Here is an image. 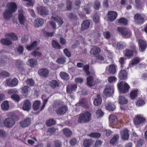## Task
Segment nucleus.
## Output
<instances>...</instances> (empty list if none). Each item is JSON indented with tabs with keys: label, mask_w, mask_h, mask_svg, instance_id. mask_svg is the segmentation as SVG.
Masks as SVG:
<instances>
[{
	"label": "nucleus",
	"mask_w": 147,
	"mask_h": 147,
	"mask_svg": "<svg viewBox=\"0 0 147 147\" xmlns=\"http://www.w3.org/2000/svg\"><path fill=\"white\" fill-rule=\"evenodd\" d=\"M106 108L109 111H113L115 108V105L111 103L108 102L106 104Z\"/></svg>",
	"instance_id": "38"
},
{
	"label": "nucleus",
	"mask_w": 147,
	"mask_h": 147,
	"mask_svg": "<svg viewBox=\"0 0 147 147\" xmlns=\"http://www.w3.org/2000/svg\"><path fill=\"white\" fill-rule=\"evenodd\" d=\"M121 137L124 140H127L129 137V135L128 134V130L125 129L121 131Z\"/></svg>",
	"instance_id": "24"
},
{
	"label": "nucleus",
	"mask_w": 147,
	"mask_h": 147,
	"mask_svg": "<svg viewBox=\"0 0 147 147\" xmlns=\"http://www.w3.org/2000/svg\"><path fill=\"white\" fill-rule=\"evenodd\" d=\"M109 122L111 124L116 125L118 122V120L116 116L114 115H111L109 117Z\"/></svg>",
	"instance_id": "20"
},
{
	"label": "nucleus",
	"mask_w": 147,
	"mask_h": 147,
	"mask_svg": "<svg viewBox=\"0 0 147 147\" xmlns=\"http://www.w3.org/2000/svg\"><path fill=\"white\" fill-rule=\"evenodd\" d=\"M119 102L121 104H125L127 103V100L123 96H119Z\"/></svg>",
	"instance_id": "49"
},
{
	"label": "nucleus",
	"mask_w": 147,
	"mask_h": 147,
	"mask_svg": "<svg viewBox=\"0 0 147 147\" xmlns=\"http://www.w3.org/2000/svg\"><path fill=\"white\" fill-rule=\"evenodd\" d=\"M92 58H93L94 59H96V60H94L93 61H94L95 62H101L104 59V57L100 55L93 56H92Z\"/></svg>",
	"instance_id": "35"
},
{
	"label": "nucleus",
	"mask_w": 147,
	"mask_h": 147,
	"mask_svg": "<svg viewBox=\"0 0 147 147\" xmlns=\"http://www.w3.org/2000/svg\"><path fill=\"white\" fill-rule=\"evenodd\" d=\"M12 14V13L6 9L3 13V17L6 20L9 19L11 17Z\"/></svg>",
	"instance_id": "32"
},
{
	"label": "nucleus",
	"mask_w": 147,
	"mask_h": 147,
	"mask_svg": "<svg viewBox=\"0 0 147 147\" xmlns=\"http://www.w3.org/2000/svg\"><path fill=\"white\" fill-rule=\"evenodd\" d=\"M106 70L107 72L113 74L116 72L115 67L113 65H110L109 67H107Z\"/></svg>",
	"instance_id": "29"
},
{
	"label": "nucleus",
	"mask_w": 147,
	"mask_h": 147,
	"mask_svg": "<svg viewBox=\"0 0 147 147\" xmlns=\"http://www.w3.org/2000/svg\"><path fill=\"white\" fill-rule=\"evenodd\" d=\"M87 84L90 87L92 86V76H90L87 78Z\"/></svg>",
	"instance_id": "62"
},
{
	"label": "nucleus",
	"mask_w": 147,
	"mask_h": 147,
	"mask_svg": "<svg viewBox=\"0 0 147 147\" xmlns=\"http://www.w3.org/2000/svg\"><path fill=\"white\" fill-rule=\"evenodd\" d=\"M79 103L84 108H88L89 107L86 100L85 98H82L81 100L79 102Z\"/></svg>",
	"instance_id": "40"
},
{
	"label": "nucleus",
	"mask_w": 147,
	"mask_h": 147,
	"mask_svg": "<svg viewBox=\"0 0 147 147\" xmlns=\"http://www.w3.org/2000/svg\"><path fill=\"white\" fill-rule=\"evenodd\" d=\"M1 109L4 111L7 110L9 108L8 101L5 100L3 101L1 104Z\"/></svg>",
	"instance_id": "30"
},
{
	"label": "nucleus",
	"mask_w": 147,
	"mask_h": 147,
	"mask_svg": "<svg viewBox=\"0 0 147 147\" xmlns=\"http://www.w3.org/2000/svg\"><path fill=\"white\" fill-rule=\"evenodd\" d=\"M53 47L56 49H60L61 48V46L58 42L55 40H53L51 42Z\"/></svg>",
	"instance_id": "33"
},
{
	"label": "nucleus",
	"mask_w": 147,
	"mask_h": 147,
	"mask_svg": "<svg viewBox=\"0 0 147 147\" xmlns=\"http://www.w3.org/2000/svg\"><path fill=\"white\" fill-rule=\"evenodd\" d=\"M69 143L71 146H75L77 143V139L76 138H73L70 140Z\"/></svg>",
	"instance_id": "61"
},
{
	"label": "nucleus",
	"mask_w": 147,
	"mask_h": 147,
	"mask_svg": "<svg viewBox=\"0 0 147 147\" xmlns=\"http://www.w3.org/2000/svg\"><path fill=\"white\" fill-rule=\"evenodd\" d=\"M11 98L13 100L16 102H18L20 100V96L17 94L12 95L11 96Z\"/></svg>",
	"instance_id": "56"
},
{
	"label": "nucleus",
	"mask_w": 147,
	"mask_h": 147,
	"mask_svg": "<svg viewBox=\"0 0 147 147\" xmlns=\"http://www.w3.org/2000/svg\"><path fill=\"white\" fill-rule=\"evenodd\" d=\"M31 54L34 57L38 56L40 57L41 56L42 53L39 51H34L31 53Z\"/></svg>",
	"instance_id": "60"
},
{
	"label": "nucleus",
	"mask_w": 147,
	"mask_h": 147,
	"mask_svg": "<svg viewBox=\"0 0 147 147\" xmlns=\"http://www.w3.org/2000/svg\"><path fill=\"white\" fill-rule=\"evenodd\" d=\"M18 19L21 24L24 25L25 22L26 18L24 15V11L23 10L18 11Z\"/></svg>",
	"instance_id": "11"
},
{
	"label": "nucleus",
	"mask_w": 147,
	"mask_h": 147,
	"mask_svg": "<svg viewBox=\"0 0 147 147\" xmlns=\"http://www.w3.org/2000/svg\"><path fill=\"white\" fill-rule=\"evenodd\" d=\"M28 63L30 67H33L37 65V61L33 59H30L28 60Z\"/></svg>",
	"instance_id": "31"
},
{
	"label": "nucleus",
	"mask_w": 147,
	"mask_h": 147,
	"mask_svg": "<svg viewBox=\"0 0 147 147\" xmlns=\"http://www.w3.org/2000/svg\"><path fill=\"white\" fill-rule=\"evenodd\" d=\"M69 18L70 19L74 20H77L78 18L77 14L75 13H71L69 14Z\"/></svg>",
	"instance_id": "48"
},
{
	"label": "nucleus",
	"mask_w": 147,
	"mask_h": 147,
	"mask_svg": "<svg viewBox=\"0 0 147 147\" xmlns=\"http://www.w3.org/2000/svg\"><path fill=\"white\" fill-rule=\"evenodd\" d=\"M49 86L52 89H54L59 86L58 82L55 80H52L49 83Z\"/></svg>",
	"instance_id": "28"
},
{
	"label": "nucleus",
	"mask_w": 147,
	"mask_h": 147,
	"mask_svg": "<svg viewBox=\"0 0 147 147\" xmlns=\"http://www.w3.org/2000/svg\"><path fill=\"white\" fill-rule=\"evenodd\" d=\"M64 135L67 137H69L72 135V132L70 129L65 128L63 129Z\"/></svg>",
	"instance_id": "34"
},
{
	"label": "nucleus",
	"mask_w": 147,
	"mask_h": 147,
	"mask_svg": "<svg viewBox=\"0 0 147 147\" xmlns=\"http://www.w3.org/2000/svg\"><path fill=\"white\" fill-rule=\"evenodd\" d=\"M6 7L8 8L7 9L12 13L15 12L17 9V4L14 2L8 3L7 4Z\"/></svg>",
	"instance_id": "8"
},
{
	"label": "nucleus",
	"mask_w": 147,
	"mask_h": 147,
	"mask_svg": "<svg viewBox=\"0 0 147 147\" xmlns=\"http://www.w3.org/2000/svg\"><path fill=\"white\" fill-rule=\"evenodd\" d=\"M38 42L36 41H34L30 45L26 46V48L27 50L29 51H32L34 49L38 50L39 48L37 47Z\"/></svg>",
	"instance_id": "13"
},
{
	"label": "nucleus",
	"mask_w": 147,
	"mask_h": 147,
	"mask_svg": "<svg viewBox=\"0 0 147 147\" xmlns=\"http://www.w3.org/2000/svg\"><path fill=\"white\" fill-rule=\"evenodd\" d=\"M16 123L15 120L12 118L7 117L5 119L3 122L4 126L7 128H12Z\"/></svg>",
	"instance_id": "4"
},
{
	"label": "nucleus",
	"mask_w": 147,
	"mask_h": 147,
	"mask_svg": "<svg viewBox=\"0 0 147 147\" xmlns=\"http://www.w3.org/2000/svg\"><path fill=\"white\" fill-rule=\"evenodd\" d=\"M117 16V13L116 12L111 11L109 12L107 17L109 21L112 22L116 19Z\"/></svg>",
	"instance_id": "16"
},
{
	"label": "nucleus",
	"mask_w": 147,
	"mask_h": 147,
	"mask_svg": "<svg viewBox=\"0 0 147 147\" xmlns=\"http://www.w3.org/2000/svg\"><path fill=\"white\" fill-rule=\"evenodd\" d=\"M38 13L43 17H45L48 14L49 11L45 7L40 6L37 7Z\"/></svg>",
	"instance_id": "6"
},
{
	"label": "nucleus",
	"mask_w": 147,
	"mask_h": 147,
	"mask_svg": "<svg viewBox=\"0 0 147 147\" xmlns=\"http://www.w3.org/2000/svg\"><path fill=\"white\" fill-rule=\"evenodd\" d=\"M43 19L41 18H37L34 20V24L35 27L38 28L41 26L44 23Z\"/></svg>",
	"instance_id": "23"
},
{
	"label": "nucleus",
	"mask_w": 147,
	"mask_h": 147,
	"mask_svg": "<svg viewBox=\"0 0 147 147\" xmlns=\"http://www.w3.org/2000/svg\"><path fill=\"white\" fill-rule=\"evenodd\" d=\"M31 121V119L29 117H27L24 120L21 121L20 124L21 127H25L30 125Z\"/></svg>",
	"instance_id": "14"
},
{
	"label": "nucleus",
	"mask_w": 147,
	"mask_h": 147,
	"mask_svg": "<svg viewBox=\"0 0 147 147\" xmlns=\"http://www.w3.org/2000/svg\"><path fill=\"white\" fill-rule=\"evenodd\" d=\"M127 73L125 70H121L119 74V78L121 80H125L127 78Z\"/></svg>",
	"instance_id": "26"
},
{
	"label": "nucleus",
	"mask_w": 147,
	"mask_h": 147,
	"mask_svg": "<svg viewBox=\"0 0 147 147\" xmlns=\"http://www.w3.org/2000/svg\"><path fill=\"white\" fill-rule=\"evenodd\" d=\"M60 76L61 79L64 80H67L69 78V75L67 73L64 72H61L60 74Z\"/></svg>",
	"instance_id": "42"
},
{
	"label": "nucleus",
	"mask_w": 147,
	"mask_h": 147,
	"mask_svg": "<svg viewBox=\"0 0 147 147\" xmlns=\"http://www.w3.org/2000/svg\"><path fill=\"white\" fill-rule=\"evenodd\" d=\"M100 7V4L99 1L95 2L93 5L94 9L96 10H98Z\"/></svg>",
	"instance_id": "64"
},
{
	"label": "nucleus",
	"mask_w": 147,
	"mask_h": 147,
	"mask_svg": "<svg viewBox=\"0 0 147 147\" xmlns=\"http://www.w3.org/2000/svg\"><path fill=\"white\" fill-rule=\"evenodd\" d=\"M90 25V22L88 20L84 21L81 24L80 30L83 31L88 28Z\"/></svg>",
	"instance_id": "19"
},
{
	"label": "nucleus",
	"mask_w": 147,
	"mask_h": 147,
	"mask_svg": "<svg viewBox=\"0 0 147 147\" xmlns=\"http://www.w3.org/2000/svg\"><path fill=\"white\" fill-rule=\"evenodd\" d=\"M102 100L100 95H97V98L95 99L94 101V104L95 105L98 106L101 104Z\"/></svg>",
	"instance_id": "44"
},
{
	"label": "nucleus",
	"mask_w": 147,
	"mask_h": 147,
	"mask_svg": "<svg viewBox=\"0 0 147 147\" xmlns=\"http://www.w3.org/2000/svg\"><path fill=\"white\" fill-rule=\"evenodd\" d=\"M125 56L127 57H131L133 55V52L131 50L126 49L125 51Z\"/></svg>",
	"instance_id": "58"
},
{
	"label": "nucleus",
	"mask_w": 147,
	"mask_h": 147,
	"mask_svg": "<svg viewBox=\"0 0 147 147\" xmlns=\"http://www.w3.org/2000/svg\"><path fill=\"white\" fill-rule=\"evenodd\" d=\"M31 103L29 100L27 99L24 101L22 108L23 110L29 111L31 109Z\"/></svg>",
	"instance_id": "18"
},
{
	"label": "nucleus",
	"mask_w": 147,
	"mask_h": 147,
	"mask_svg": "<svg viewBox=\"0 0 147 147\" xmlns=\"http://www.w3.org/2000/svg\"><path fill=\"white\" fill-rule=\"evenodd\" d=\"M18 81L17 79L14 78L12 80L8 79L6 80L7 84L10 87H13L16 86L18 83Z\"/></svg>",
	"instance_id": "12"
},
{
	"label": "nucleus",
	"mask_w": 147,
	"mask_h": 147,
	"mask_svg": "<svg viewBox=\"0 0 147 147\" xmlns=\"http://www.w3.org/2000/svg\"><path fill=\"white\" fill-rule=\"evenodd\" d=\"M56 105L59 107V108L55 111V112L58 115H62L65 114L68 109L66 105H63L62 101L57 102Z\"/></svg>",
	"instance_id": "3"
},
{
	"label": "nucleus",
	"mask_w": 147,
	"mask_h": 147,
	"mask_svg": "<svg viewBox=\"0 0 147 147\" xmlns=\"http://www.w3.org/2000/svg\"><path fill=\"white\" fill-rule=\"evenodd\" d=\"M49 70L45 68L40 69L38 71V74L40 76L44 78L47 77L49 74Z\"/></svg>",
	"instance_id": "17"
},
{
	"label": "nucleus",
	"mask_w": 147,
	"mask_h": 147,
	"mask_svg": "<svg viewBox=\"0 0 147 147\" xmlns=\"http://www.w3.org/2000/svg\"><path fill=\"white\" fill-rule=\"evenodd\" d=\"M46 123L47 126L50 127L55 125L56 123V121L53 119H50L47 120Z\"/></svg>",
	"instance_id": "43"
},
{
	"label": "nucleus",
	"mask_w": 147,
	"mask_h": 147,
	"mask_svg": "<svg viewBox=\"0 0 147 147\" xmlns=\"http://www.w3.org/2000/svg\"><path fill=\"white\" fill-rule=\"evenodd\" d=\"M18 92V91L16 88L11 89L8 90L7 93L11 95V94H15Z\"/></svg>",
	"instance_id": "53"
},
{
	"label": "nucleus",
	"mask_w": 147,
	"mask_h": 147,
	"mask_svg": "<svg viewBox=\"0 0 147 147\" xmlns=\"http://www.w3.org/2000/svg\"><path fill=\"white\" fill-rule=\"evenodd\" d=\"M119 138V136L118 134L115 135L111 140L110 143L112 145H114L117 142Z\"/></svg>",
	"instance_id": "36"
},
{
	"label": "nucleus",
	"mask_w": 147,
	"mask_h": 147,
	"mask_svg": "<svg viewBox=\"0 0 147 147\" xmlns=\"http://www.w3.org/2000/svg\"><path fill=\"white\" fill-rule=\"evenodd\" d=\"M114 92V88L113 86L108 85L105 88L104 91V93L105 95L107 96H110L112 95Z\"/></svg>",
	"instance_id": "9"
},
{
	"label": "nucleus",
	"mask_w": 147,
	"mask_h": 147,
	"mask_svg": "<svg viewBox=\"0 0 147 147\" xmlns=\"http://www.w3.org/2000/svg\"><path fill=\"white\" fill-rule=\"evenodd\" d=\"M125 46V45L123 42H119L117 44V48L118 49H123Z\"/></svg>",
	"instance_id": "57"
},
{
	"label": "nucleus",
	"mask_w": 147,
	"mask_h": 147,
	"mask_svg": "<svg viewBox=\"0 0 147 147\" xmlns=\"http://www.w3.org/2000/svg\"><path fill=\"white\" fill-rule=\"evenodd\" d=\"M77 88V85L76 84H69L66 87V92L68 94H71L76 90Z\"/></svg>",
	"instance_id": "10"
},
{
	"label": "nucleus",
	"mask_w": 147,
	"mask_h": 147,
	"mask_svg": "<svg viewBox=\"0 0 147 147\" xmlns=\"http://www.w3.org/2000/svg\"><path fill=\"white\" fill-rule=\"evenodd\" d=\"M145 120V118L143 115H138L136 116L134 119L133 121L134 125H137L144 123Z\"/></svg>",
	"instance_id": "7"
},
{
	"label": "nucleus",
	"mask_w": 147,
	"mask_h": 147,
	"mask_svg": "<svg viewBox=\"0 0 147 147\" xmlns=\"http://www.w3.org/2000/svg\"><path fill=\"white\" fill-rule=\"evenodd\" d=\"M138 43L139 45V48L140 51L143 52L145 51L146 47V43L142 39H139Z\"/></svg>",
	"instance_id": "15"
},
{
	"label": "nucleus",
	"mask_w": 147,
	"mask_h": 147,
	"mask_svg": "<svg viewBox=\"0 0 147 147\" xmlns=\"http://www.w3.org/2000/svg\"><path fill=\"white\" fill-rule=\"evenodd\" d=\"M67 7L68 10H70L72 8V2L69 0L66 1Z\"/></svg>",
	"instance_id": "59"
},
{
	"label": "nucleus",
	"mask_w": 147,
	"mask_h": 147,
	"mask_svg": "<svg viewBox=\"0 0 147 147\" xmlns=\"http://www.w3.org/2000/svg\"><path fill=\"white\" fill-rule=\"evenodd\" d=\"M96 116L98 118H100L102 117L104 115V113L100 109H98L96 113Z\"/></svg>",
	"instance_id": "55"
},
{
	"label": "nucleus",
	"mask_w": 147,
	"mask_h": 147,
	"mask_svg": "<svg viewBox=\"0 0 147 147\" xmlns=\"http://www.w3.org/2000/svg\"><path fill=\"white\" fill-rule=\"evenodd\" d=\"M117 30L123 38H128L131 35L129 30L125 28L119 27L117 28Z\"/></svg>",
	"instance_id": "5"
},
{
	"label": "nucleus",
	"mask_w": 147,
	"mask_h": 147,
	"mask_svg": "<svg viewBox=\"0 0 147 147\" xmlns=\"http://www.w3.org/2000/svg\"><path fill=\"white\" fill-rule=\"evenodd\" d=\"M138 94V90L135 89L132 90L130 93L131 98L133 99H135L137 97Z\"/></svg>",
	"instance_id": "41"
},
{
	"label": "nucleus",
	"mask_w": 147,
	"mask_h": 147,
	"mask_svg": "<svg viewBox=\"0 0 147 147\" xmlns=\"http://www.w3.org/2000/svg\"><path fill=\"white\" fill-rule=\"evenodd\" d=\"M40 101L35 100L33 103L32 105L35 111L38 110L40 108Z\"/></svg>",
	"instance_id": "39"
},
{
	"label": "nucleus",
	"mask_w": 147,
	"mask_h": 147,
	"mask_svg": "<svg viewBox=\"0 0 147 147\" xmlns=\"http://www.w3.org/2000/svg\"><path fill=\"white\" fill-rule=\"evenodd\" d=\"M52 18L54 20H55L57 22L58 24L60 25L63 24V21L62 20L63 19L61 17H59L57 18V17H52Z\"/></svg>",
	"instance_id": "46"
},
{
	"label": "nucleus",
	"mask_w": 147,
	"mask_h": 147,
	"mask_svg": "<svg viewBox=\"0 0 147 147\" xmlns=\"http://www.w3.org/2000/svg\"><path fill=\"white\" fill-rule=\"evenodd\" d=\"M62 143L59 140H56L54 142L53 147H62Z\"/></svg>",
	"instance_id": "47"
},
{
	"label": "nucleus",
	"mask_w": 147,
	"mask_h": 147,
	"mask_svg": "<svg viewBox=\"0 0 147 147\" xmlns=\"http://www.w3.org/2000/svg\"><path fill=\"white\" fill-rule=\"evenodd\" d=\"M66 58L64 57H61L58 58L57 60V62L59 64H63L65 62Z\"/></svg>",
	"instance_id": "52"
},
{
	"label": "nucleus",
	"mask_w": 147,
	"mask_h": 147,
	"mask_svg": "<svg viewBox=\"0 0 147 147\" xmlns=\"http://www.w3.org/2000/svg\"><path fill=\"white\" fill-rule=\"evenodd\" d=\"M30 88L28 86H24L21 89V93L23 96H27Z\"/></svg>",
	"instance_id": "25"
},
{
	"label": "nucleus",
	"mask_w": 147,
	"mask_h": 147,
	"mask_svg": "<svg viewBox=\"0 0 147 147\" xmlns=\"http://www.w3.org/2000/svg\"><path fill=\"white\" fill-rule=\"evenodd\" d=\"M135 21L139 24H142L144 20V18L142 17L140 14L137 13L134 16Z\"/></svg>",
	"instance_id": "27"
},
{
	"label": "nucleus",
	"mask_w": 147,
	"mask_h": 147,
	"mask_svg": "<svg viewBox=\"0 0 147 147\" xmlns=\"http://www.w3.org/2000/svg\"><path fill=\"white\" fill-rule=\"evenodd\" d=\"M117 87L119 92L122 94L128 92L130 88L129 85L124 81H121L118 83Z\"/></svg>",
	"instance_id": "2"
},
{
	"label": "nucleus",
	"mask_w": 147,
	"mask_h": 147,
	"mask_svg": "<svg viewBox=\"0 0 147 147\" xmlns=\"http://www.w3.org/2000/svg\"><path fill=\"white\" fill-rule=\"evenodd\" d=\"M100 51V49L98 47L94 46L92 47V53L94 55H97Z\"/></svg>",
	"instance_id": "54"
},
{
	"label": "nucleus",
	"mask_w": 147,
	"mask_h": 147,
	"mask_svg": "<svg viewBox=\"0 0 147 147\" xmlns=\"http://www.w3.org/2000/svg\"><path fill=\"white\" fill-rule=\"evenodd\" d=\"M56 131V129L55 127H51L48 129L47 132L49 133L50 135H52L55 133Z\"/></svg>",
	"instance_id": "50"
},
{
	"label": "nucleus",
	"mask_w": 147,
	"mask_h": 147,
	"mask_svg": "<svg viewBox=\"0 0 147 147\" xmlns=\"http://www.w3.org/2000/svg\"><path fill=\"white\" fill-rule=\"evenodd\" d=\"M89 66L88 64L85 65L83 67V70H84L85 73H86L87 76L90 74V72L89 71Z\"/></svg>",
	"instance_id": "51"
},
{
	"label": "nucleus",
	"mask_w": 147,
	"mask_h": 147,
	"mask_svg": "<svg viewBox=\"0 0 147 147\" xmlns=\"http://www.w3.org/2000/svg\"><path fill=\"white\" fill-rule=\"evenodd\" d=\"M145 104V102L144 100L140 99L137 101L136 105L140 107L144 105Z\"/></svg>",
	"instance_id": "63"
},
{
	"label": "nucleus",
	"mask_w": 147,
	"mask_h": 147,
	"mask_svg": "<svg viewBox=\"0 0 147 147\" xmlns=\"http://www.w3.org/2000/svg\"><path fill=\"white\" fill-rule=\"evenodd\" d=\"M91 114L88 111L80 114L78 119L79 123L89 122L90 119Z\"/></svg>",
	"instance_id": "1"
},
{
	"label": "nucleus",
	"mask_w": 147,
	"mask_h": 147,
	"mask_svg": "<svg viewBox=\"0 0 147 147\" xmlns=\"http://www.w3.org/2000/svg\"><path fill=\"white\" fill-rule=\"evenodd\" d=\"M6 38L10 39L13 40H16L18 39V37L13 32L7 33L5 35Z\"/></svg>",
	"instance_id": "21"
},
{
	"label": "nucleus",
	"mask_w": 147,
	"mask_h": 147,
	"mask_svg": "<svg viewBox=\"0 0 147 147\" xmlns=\"http://www.w3.org/2000/svg\"><path fill=\"white\" fill-rule=\"evenodd\" d=\"M83 144L84 147H90L92 144V140L85 139L84 141Z\"/></svg>",
	"instance_id": "45"
},
{
	"label": "nucleus",
	"mask_w": 147,
	"mask_h": 147,
	"mask_svg": "<svg viewBox=\"0 0 147 147\" xmlns=\"http://www.w3.org/2000/svg\"><path fill=\"white\" fill-rule=\"evenodd\" d=\"M0 42L3 45L7 46L9 45L12 44V41L9 40V39L7 38V39L1 38V39Z\"/></svg>",
	"instance_id": "37"
},
{
	"label": "nucleus",
	"mask_w": 147,
	"mask_h": 147,
	"mask_svg": "<svg viewBox=\"0 0 147 147\" xmlns=\"http://www.w3.org/2000/svg\"><path fill=\"white\" fill-rule=\"evenodd\" d=\"M142 59L138 57H135L133 58L132 60L129 64V66L130 67L133 66L139 63L142 60Z\"/></svg>",
	"instance_id": "22"
}]
</instances>
